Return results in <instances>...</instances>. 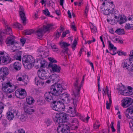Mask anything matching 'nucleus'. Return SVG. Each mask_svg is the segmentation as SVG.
I'll list each match as a JSON object with an SVG mask.
<instances>
[{
  "label": "nucleus",
  "mask_w": 133,
  "mask_h": 133,
  "mask_svg": "<svg viewBox=\"0 0 133 133\" xmlns=\"http://www.w3.org/2000/svg\"><path fill=\"white\" fill-rule=\"evenodd\" d=\"M63 89H65L63 84L59 83L55 84L51 86L50 92H46L44 95L45 100L48 102L52 103L51 108L59 112L64 110L63 103L59 99V96L62 93Z\"/></svg>",
  "instance_id": "f257e3e1"
},
{
  "label": "nucleus",
  "mask_w": 133,
  "mask_h": 133,
  "mask_svg": "<svg viewBox=\"0 0 133 133\" xmlns=\"http://www.w3.org/2000/svg\"><path fill=\"white\" fill-rule=\"evenodd\" d=\"M53 119L56 124H59L57 128L58 133H68L69 131V126L67 124H62L67 121L66 114L63 112L57 113Z\"/></svg>",
  "instance_id": "f03ea898"
},
{
  "label": "nucleus",
  "mask_w": 133,
  "mask_h": 133,
  "mask_svg": "<svg viewBox=\"0 0 133 133\" xmlns=\"http://www.w3.org/2000/svg\"><path fill=\"white\" fill-rule=\"evenodd\" d=\"M7 80L6 78H2V90L6 94L10 93L14 91L16 87L15 86L12 85L11 83Z\"/></svg>",
  "instance_id": "7ed1b4c3"
},
{
  "label": "nucleus",
  "mask_w": 133,
  "mask_h": 133,
  "mask_svg": "<svg viewBox=\"0 0 133 133\" xmlns=\"http://www.w3.org/2000/svg\"><path fill=\"white\" fill-rule=\"evenodd\" d=\"M34 59L31 56L26 55L23 57L22 62L25 68L27 69L31 68L33 65Z\"/></svg>",
  "instance_id": "20e7f679"
},
{
  "label": "nucleus",
  "mask_w": 133,
  "mask_h": 133,
  "mask_svg": "<svg viewBox=\"0 0 133 133\" xmlns=\"http://www.w3.org/2000/svg\"><path fill=\"white\" fill-rule=\"evenodd\" d=\"M52 26L51 24H47L45 26H44L43 28H39L36 30L35 32L36 35L39 38H41L45 32L52 27Z\"/></svg>",
  "instance_id": "39448f33"
},
{
  "label": "nucleus",
  "mask_w": 133,
  "mask_h": 133,
  "mask_svg": "<svg viewBox=\"0 0 133 133\" xmlns=\"http://www.w3.org/2000/svg\"><path fill=\"white\" fill-rule=\"evenodd\" d=\"M59 96V99H62L64 102V103H63L60 100V101L63 103L64 105V104H66L69 103L72 99V98L71 97L70 94L67 92H64L61 95L60 94Z\"/></svg>",
  "instance_id": "423d86ee"
},
{
  "label": "nucleus",
  "mask_w": 133,
  "mask_h": 133,
  "mask_svg": "<svg viewBox=\"0 0 133 133\" xmlns=\"http://www.w3.org/2000/svg\"><path fill=\"white\" fill-rule=\"evenodd\" d=\"M17 80L18 81L21 82L22 85H25L28 82V77L27 75L21 74L17 76Z\"/></svg>",
  "instance_id": "0eeeda50"
},
{
  "label": "nucleus",
  "mask_w": 133,
  "mask_h": 133,
  "mask_svg": "<svg viewBox=\"0 0 133 133\" xmlns=\"http://www.w3.org/2000/svg\"><path fill=\"white\" fill-rule=\"evenodd\" d=\"M15 96L20 99H23L26 95V92L25 90L22 89H19L16 90L15 92Z\"/></svg>",
  "instance_id": "6e6552de"
},
{
  "label": "nucleus",
  "mask_w": 133,
  "mask_h": 133,
  "mask_svg": "<svg viewBox=\"0 0 133 133\" xmlns=\"http://www.w3.org/2000/svg\"><path fill=\"white\" fill-rule=\"evenodd\" d=\"M78 79H77L74 83L75 87V90L73 91L72 95H74L76 98H77L79 97V91L81 90V87L82 85H80L79 86L78 85Z\"/></svg>",
  "instance_id": "1a4fd4ad"
},
{
  "label": "nucleus",
  "mask_w": 133,
  "mask_h": 133,
  "mask_svg": "<svg viewBox=\"0 0 133 133\" xmlns=\"http://www.w3.org/2000/svg\"><path fill=\"white\" fill-rule=\"evenodd\" d=\"M19 15L22 20L23 21V23L24 25L26 24V18L24 12V9L23 6L19 5Z\"/></svg>",
  "instance_id": "9d476101"
},
{
  "label": "nucleus",
  "mask_w": 133,
  "mask_h": 133,
  "mask_svg": "<svg viewBox=\"0 0 133 133\" xmlns=\"http://www.w3.org/2000/svg\"><path fill=\"white\" fill-rule=\"evenodd\" d=\"M49 67L51 68L53 72L59 73L61 69V67L59 65L53 63H49L48 65Z\"/></svg>",
  "instance_id": "9b49d317"
},
{
  "label": "nucleus",
  "mask_w": 133,
  "mask_h": 133,
  "mask_svg": "<svg viewBox=\"0 0 133 133\" xmlns=\"http://www.w3.org/2000/svg\"><path fill=\"white\" fill-rule=\"evenodd\" d=\"M133 99L130 98H126L122 100V106L124 107H127L131 105L133 103Z\"/></svg>",
  "instance_id": "f8f14e48"
},
{
  "label": "nucleus",
  "mask_w": 133,
  "mask_h": 133,
  "mask_svg": "<svg viewBox=\"0 0 133 133\" xmlns=\"http://www.w3.org/2000/svg\"><path fill=\"white\" fill-rule=\"evenodd\" d=\"M125 114L126 117L128 119H130L133 117V108L131 106L126 110Z\"/></svg>",
  "instance_id": "ddd939ff"
},
{
  "label": "nucleus",
  "mask_w": 133,
  "mask_h": 133,
  "mask_svg": "<svg viewBox=\"0 0 133 133\" xmlns=\"http://www.w3.org/2000/svg\"><path fill=\"white\" fill-rule=\"evenodd\" d=\"M61 48H63V50L62 52L63 53H67L68 50V48L67 47L70 45V44L67 43L65 42H61L60 43Z\"/></svg>",
  "instance_id": "4468645a"
},
{
  "label": "nucleus",
  "mask_w": 133,
  "mask_h": 133,
  "mask_svg": "<svg viewBox=\"0 0 133 133\" xmlns=\"http://www.w3.org/2000/svg\"><path fill=\"white\" fill-rule=\"evenodd\" d=\"M122 66L123 68H125L129 71H132L133 73V63L132 62L129 64H127L126 61L125 60L122 63Z\"/></svg>",
  "instance_id": "2eb2a0df"
},
{
  "label": "nucleus",
  "mask_w": 133,
  "mask_h": 133,
  "mask_svg": "<svg viewBox=\"0 0 133 133\" xmlns=\"http://www.w3.org/2000/svg\"><path fill=\"white\" fill-rule=\"evenodd\" d=\"M9 72V70L7 68L3 67L0 69V76L4 77L7 75Z\"/></svg>",
  "instance_id": "dca6fc26"
},
{
  "label": "nucleus",
  "mask_w": 133,
  "mask_h": 133,
  "mask_svg": "<svg viewBox=\"0 0 133 133\" xmlns=\"http://www.w3.org/2000/svg\"><path fill=\"white\" fill-rule=\"evenodd\" d=\"M15 39V37L14 36H11L7 38L6 39L5 42L7 44L9 45H13L15 43H16L14 40Z\"/></svg>",
  "instance_id": "f3484780"
},
{
  "label": "nucleus",
  "mask_w": 133,
  "mask_h": 133,
  "mask_svg": "<svg viewBox=\"0 0 133 133\" xmlns=\"http://www.w3.org/2000/svg\"><path fill=\"white\" fill-rule=\"evenodd\" d=\"M39 78L42 79H46L47 78L46 74L41 72L40 70H39L37 72Z\"/></svg>",
  "instance_id": "a211bd4d"
},
{
  "label": "nucleus",
  "mask_w": 133,
  "mask_h": 133,
  "mask_svg": "<svg viewBox=\"0 0 133 133\" xmlns=\"http://www.w3.org/2000/svg\"><path fill=\"white\" fill-rule=\"evenodd\" d=\"M50 77V79L53 83L55 82V83H56L59 80V77L56 74H54L51 75Z\"/></svg>",
  "instance_id": "6ab92c4d"
},
{
  "label": "nucleus",
  "mask_w": 133,
  "mask_h": 133,
  "mask_svg": "<svg viewBox=\"0 0 133 133\" xmlns=\"http://www.w3.org/2000/svg\"><path fill=\"white\" fill-rule=\"evenodd\" d=\"M127 21V19L125 16L124 15H121L118 17V22L119 24H121L125 23Z\"/></svg>",
  "instance_id": "aec40b11"
},
{
  "label": "nucleus",
  "mask_w": 133,
  "mask_h": 133,
  "mask_svg": "<svg viewBox=\"0 0 133 133\" xmlns=\"http://www.w3.org/2000/svg\"><path fill=\"white\" fill-rule=\"evenodd\" d=\"M126 88L123 85H122L118 88H117L116 89L118 91V92L122 95H124V93H125V91H127Z\"/></svg>",
  "instance_id": "412c9836"
},
{
  "label": "nucleus",
  "mask_w": 133,
  "mask_h": 133,
  "mask_svg": "<svg viewBox=\"0 0 133 133\" xmlns=\"http://www.w3.org/2000/svg\"><path fill=\"white\" fill-rule=\"evenodd\" d=\"M68 111V113L70 114V115H70V116L72 117H74L76 115L75 108L74 109V108L71 107H69Z\"/></svg>",
  "instance_id": "4be33fe9"
},
{
  "label": "nucleus",
  "mask_w": 133,
  "mask_h": 133,
  "mask_svg": "<svg viewBox=\"0 0 133 133\" xmlns=\"http://www.w3.org/2000/svg\"><path fill=\"white\" fill-rule=\"evenodd\" d=\"M24 110L25 112L29 114H31L34 111V110L30 107L28 106L25 107Z\"/></svg>",
  "instance_id": "5701e85b"
},
{
  "label": "nucleus",
  "mask_w": 133,
  "mask_h": 133,
  "mask_svg": "<svg viewBox=\"0 0 133 133\" xmlns=\"http://www.w3.org/2000/svg\"><path fill=\"white\" fill-rule=\"evenodd\" d=\"M21 64L19 62H16L14 63L13 67L14 69L16 70H19L21 69Z\"/></svg>",
  "instance_id": "b1692460"
},
{
  "label": "nucleus",
  "mask_w": 133,
  "mask_h": 133,
  "mask_svg": "<svg viewBox=\"0 0 133 133\" xmlns=\"http://www.w3.org/2000/svg\"><path fill=\"white\" fill-rule=\"evenodd\" d=\"M100 1L104 2L102 4L103 6L105 5L110 6V5H111V7H112L114 6V3L112 1L109 2L107 1V0H100Z\"/></svg>",
  "instance_id": "393cba45"
},
{
  "label": "nucleus",
  "mask_w": 133,
  "mask_h": 133,
  "mask_svg": "<svg viewBox=\"0 0 133 133\" xmlns=\"http://www.w3.org/2000/svg\"><path fill=\"white\" fill-rule=\"evenodd\" d=\"M26 99L27 103L29 105L33 104L34 102V100L32 97L28 96L26 97Z\"/></svg>",
  "instance_id": "a878e982"
},
{
  "label": "nucleus",
  "mask_w": 133,
  "mask_h": 133,
  "mask_svg": "<svg viewBox=\"0 0 133 133\" xmlns=\"http://www.w3.org/2000/svg\"><path fill=\"white\" fill-rule=\"evenodd\" d=\"M39 63L40 68H44L47 65V62L45 60H39Z\"/></svg>",
  "instance_id": "bb28decb"
},
{
  "label": "nucleus",
  "mask_w": 133,
  "mask_h": 133,
  "mask_svg": "<svg viewBox=\"0 0 133 133\" xmlns=\"http://www.w3.org/2000/svg\"><path fill=\"white\" fill-rule=\"evenodd\" d=\"M22 52L18 51L16 54L14 56V59L21 61V59Z\"/></svg>",
  "instance_id": "cd10ccee"
},
{
  "label": "nucleus",
  "mask_w": 133,
  "mask_h": 133,
  "mask_svg": "<svg viewBox=\"0 0 133 133\" xmlns=\"http://www.w3.org/2000/svg\"><path fill=\"white\" fill-rule=\"evenodd\" d=\"M111 9H112V8H107L105 6L104 10H103V13L105 15H109L111 12Z\"/></svg>",
  "instance_id": "c85d7f7f"
},
{
  "label": "nucleus",
  "mask_w": 133,
  "mask_h": 133,
  "mask_svg": "<svg viewBox=\"0 0 133 133\" xmlns=\"http://www.w3.org/2000/svg\"><path fill=\"white\" fill-rule=\"evenodd\" d=\"M90 25L91 32L94 33L96 32L97 31V28L96 27L94 26L93 24L90 22Z\"/></svg>",
  "instance_id": "c756f323"
},
{
  "label": "nucleus",
  "mask_w": 133,
  "mask_h": 133,
  "mask_svg": "<svg viewBox=\"0 0 133 133\" xmlns=\"http://www.w3.org/2000/svg\"><path fill=\"white\" fill-rule=\"evenodd\" d=\"M108 47L109 48V50H117V48L116 47H114V45L110 41H108Z\"/></svg>",
  "instance_id": "7c9ffc66"
},
{
  "label": "nucleus",
  "mask_w": 133,
  "mask_h": 133,
  "mask_svg": "<svg viewBox=\"0 0 133 133\" xmlns=\"http://www.w3.org/2000/svg\"><path fill=\"white\" fill-rule=\"evenodd\" d=\"M8 119L9 120H12L14 117V116L11 112L9 111L7 113Z\"/></svg>",
  "instance_id": "2f4dec72"
},
{
  "label": "nucleus",
  "mask_w": 133,
  "mask_h": 133,
  "mask_svg": "<svg viewBox=\"0 0 133 133\" xmlns=\"http://www.w3.org/2000/svg\"><path fill=\"white\" fill-rule=\"evenodd\" d=\"M115 32L119 35H122L125 34L124 30L123 29L120 28L117 29Z\"/></svg>",
  "instance_id": "473e14b6"
},
{
  "label": "nucleus",
  "mask_w": 133,
  "mask_h": 133,
  "mask_svg": "<svg viewBox=\"0 0 133 133\" xmlns=\"http://www.w3.org/2000/svg\"><path fill=\"white\" fill-rule=\"evenodd\" d=\"M39 64V60H38L37 59H36L35 60L34 59L33 62V65H35V67L36 68H38L40 67Z\"/></svg>",
  "instance_id": "72a5a7b5"
},
{
  "label": "nucleus",
  "mask_w": 133,
  "mask_h": 133,
  "mask_svg": "<svg viewBox=\"0 0 133 133\" xmlns=\"http://www.w3.org/2000/svg\"><path fill=\"white\" fill-rule=\"evenodd\" d=\"M128 89L125 91V93H128L129 95H131L133 94V89L130 87H128Z\"/></svg>",
  "instance_id": "f704fd0d"
},
{
  "label": "nucleus",
  "mask_w": 133,
  "mask_h": 133,
  "mask_svg": "<svg viewBox=\"0 0 133 133\" xmlns=\"http://www.w3.org/2000/svg\"><path fill=\"white\" fill-rule=\"evenodd\" d=\"M5 106V105L2 102H0V115L2 113Z\"/></svg>",
  "instance_id": "c9c22d12"
},
{
  "label": "nucleus",
  "mask_w": 133,
  "mask_h": 133,
  "mask_svg": "<svg viewBox=\"0 0 133 133\" xmlns=\"http://www.w3.org/2000/svg\"><path fill=\"white\" fill-rule=\"evenodd\" d=\"M7 27V29H6V34H8L9 35L12 34V31L11 28L8 26L7 25H6Z\"/></svg>",
  "instance_id": "e433bc0d"
},
{
  "label": "nucleus",
  "mask_w": 133,
  "mask_h": 133,
  "mask_svg": "<svg viewBox=\"0 0 133 133\" xmlns=\"http://www.w3.org/2000/svg\"><path fill=\"white\" fill-rule=\"evenodd\" d=\"M40 78H39L36 77L35 79V84L38 85H39L41 83V81H40Z\"/></svg>",
  "instance_id": "4c0bfd02"
},
{
  "label": "nucleus",
  "mask_w": 133,
  "mask_h": 133,
  "mask_svg": "<svg viewBox=\"0 0 133 133\" xmlns=\"http://www.w3.org/2000/svg\"><path fill=\"white\" fill-rule=\"evenodd\" d=\"M77 44V41L76 38H75L74 40V41L72 44V46L71 47L72 48V49L74 50L75 49V48Z\"/></svg>",
  "instance_id": "58836bf2"
},
{
  "label": "nucleus",
  "mask_w": 133,
  "mask_h": 133,
  "mask_svg": "<svg viewBox=\"0 0 133 133\" xmlns=\"http://www.w3.org/2000/svg\"><path fill=\"white\" fill-rule=\"evenodd\" d=\"M27 118L26 116L25 115H22L20 118V119L22 122L25 121Z\"/></svg>",
  "instance_id": "ea45409f"
},
{
  "label": "nucleus",
  "mask_w": 133,
  "mask_h": 133,
  "mask_svg": "<svg viewBox=\"0 0 133 133\" xmlns=\"http://www.w3.org/2000/svg\"><path fill=\"white\" fill-rule=\"evenodd\" d=\"M117 53L119 55H124V56H126V53L122 50H119L118 51H117Z\"/></svg>",
  "instance_id": "a19ab883"
},
{
  "label": "nucleus",
  "mask_w": 133,
  "mask_h": 133,
  "mask_svg": "<svg viewBox=\"0 0 133 133\" xmlns=\"http://www.w3.org/2000/svg\"><path fill=\"white\" fill-rule=\"evenodd\" d=\"M44 50L43 48L42 47L39 48L37 50V51L38 52L39 54L41 55H42L44 51Z\"/></svg>",
  "instance_id": "79ce46f5"
},
{
  "label": "nucleus",
  "mask_w": 133,
  "mask_h": 133,
  "mask_svg": "<svg viewBox=\"0 0 133 133\" xmlns=\"http://www.w3.org/2000/svg\"><path fill=\"white\" fill-rule=\"evenodd\" d=\"M71 122L73 124V125H75L76 124H77L78 123L77 119L74 118L72 120Z\"/></svg>",
  "instance_id": "37998d69"
},
{
  "label": "nucleus",
  "mask_w": 133,
  "mask_h": 133,
  "mask_svg": "<svg viewBox=\"0 0 133 133\" xmlns=\"http://www.w3.org/2000/svg\"><path fill=\"white\" fill-rule=\"evenodd\" d=\"M49 59L50 61L49 63H52L53 64H55L57 62V61L53 58L50 57L49 58Z\"/></svg>",
  "instance_id": "c03bdc74"
},
{
  "label": "nucleus",
  "mask_w": 133,
  "mask_h": 133,
  "mask_svg": "<svg viewBox=\"0 0 133 133\" xmlns=\"http://www.w3.org/2000/svg\"><path fill=\"white\" fill-rule=\"evenodd\" d=\"M8 122L6 119H3L2 121V124L5 127H6L8 125Z\"/></svg>",
  "instance_id": "a18cd8bd"
},
{
  "label": "nucleus",
  "mask_w": 133,
  "mask_h": 133,
  "mask_svg": "<svg viewBox=\"0 0 133 133\" xmlns=\"http://www.w3.org/2000/svg\"><path fill=\"white\" fill-rule=\"evenodd\" d=\"M14 25L16 27L18 28L19 29H21L22 28V25L18 23H16L14 24Z\"/></svg>",
  "instance_id": "49530a36"
},
{
  "label": "nucleus",
  "mask_w": 133,
  "mask_h": 133,
  "mask_svg": "<svg viewBox=\"0 0 133 133\" xmlns=\"http://www.w3.org/2000/svg\"><path fill=\"white\" fill-rule=\"evenodd\" d=\"M33 33V31L32 30H28L25 32V35H30Z\"/></svg>",
  "instance_id": "de8ad7c7"
},
{
  "label": "nucleus",
  "mask_w": 133,
  "mask_h": 133,
  "mask_svg": "<svg viewBox=\"0 0 133 133\" xmlns=\"http://www.w3.org/2000/svg\"><path fill=\"white\" fill-rule=\"evenodd\" d=\"M43 13L46 16H49L50 15V13L49 12L47 9H46L45 10H43Z\"/></svg>",
  "instance_id": "09e8293b"
},
{
  "label": "nucleus",
  "mask_w": 133,
  "mask_h": 133,
  "mask_svg": "<svg viewBox=\"0 0 133 133\" xmlns=\"http://www.w3.org/2000/svg\"><path fill=\"white\" fill-rule=\"evenodd\" d=\"M48 55V52H45L44 50V51L43 52V53L42 54V55H41V56H43L44 57H46Z\"/></svg>",
  "instance_id": "8fccbe9b"
},
{
  "label": "nucleus",
  "mask_w": 133,
  "mask_h": 133,
  "mask_svg": "<svg viewBox=\"0 0 133 133\" xmlns=\"http://www.w3.org/2000/svg\"><path fill=\"white\" fill-rule=\"evenodd\" d=\"M117 131L118 132L120 133V122L119 121H118L117 124Z\"/></svg>",
  "instance_id": "3c124183"
},
{
  "label": "nucleus",
  "mask_w": 133,
  "mask_h": 133,
  "mask_svg": "<svg viewBox=\"0 0 133 133\" xmlns=\"http://www.w3.org/2000/svg\"><path fill=\"white\" fill-rule=\"evenodd\" d=\"M89 9V8L88 6H87L85 10L84 13L85 14V16H87V14L88 12V10Z\"/></svg>",
  "instance_id": "603ef678"
},
{
  "label": "nucleus",
  "mask_w": 133,
  "mask_h": 133,
  "mask_svg": "<svg viewBox=\"0 0 133 133\" xmlns=\"http://www.w3.org/2000/svg\"><path fill=\"white\" fill-rule=\"evenodd\" d=\"M51 123V120L49 119H47L46 122V123L47 126L50 125Z\"/></svg>",
  "instance_id": "864d4df0"
},
{
  "label": "nucleus",
  "mask_w": 133,
  "mask_h": 133,
  "mask_svg": "<svg viewBox=\"0 0 133 133\" xmlns=\"http://www.w3.org/2000/svg\"><path fill=\"white\" fill-rule=\"evenodd\" d=\"M114 123L113 122H112L111 123V128L112 129V132H114L116 130L115 129V128H114Z\"/></svg>",
  "instance_id": "5fc2aeb1"
},
{
  "label": "nucleus",
  "mask_w": 133,
  "mask_h": 133,
  "mask_svg": "<svg viewBox=\"0 0 133 133\" xmlns=\"http://www.w3.org/2000/svg\"><path fill=\"white\" fill-rule=\"evenodd\" d=\"M111 104H110L107 101L106 103V108L107 109H110V105Z\"/></svg>",
  "instance_id": "6e6d98bb"
},
{
  "label": "nucleus",
  "mask_w": 133,
  "mask_h": 133,
  "mask_svg": "<svg viewBox=\"0 0 133 133\" xmlns=\"http://www.w3.org/2000/svg\"><path fill=\"white\" fill-rule=\"evenodd\" d=\"M125 28L126 29H128L131 28V27L130 25L129 24H127L125 26Z\"/></svg>",
  "instance_id": "4d7b16f0"
},
{
  "label": "nucleus",
  "mask_w": 133,
  "mask_h": 133,
  "mask_svg": "<svg viewBox=\"0 0 133 133\" xmlns=\"http://www.w3.org/2000/svg\"><path fill=\"white\" fill-rule=\"evenodd\" d=\"M20 41L23 44V45L25 43L26 41V40L25 39H20Z\"/></svg>",
  "instance_id": "13d9d810"
},
{
  "label": "nucleus",
  "mask_w": 133,
  "mask_h": 133,
  "mask_svg": "<svg viewBox=\"0 0 133 133\" xmlns=\"http://www.w3.org/2000/svg\"><path fill=\"white\" fill-rule=\"evenodd\" d=\"M17 133H25V132L23 129H19Z\"/></svg>",
  "instance_id": "bf43d9fd"
},
{
  "label": "nucleus",
  "mask_w": 133,
  "mask_h": 133,
  "mask_svg": "<svg viewBox=\"0 0 133 133\" xmlns=\"http://www.w3.org/2000/svg\"><path fill=\"white\" fill-rule=\"evenodd\" d=\"M61 32H57V33H56V38H58L61 35Z\"/></svg>",
  "instance_id": "052dcab7"
},
{
  "label": "nucleus",
  "mask_w": 133,
  "mask_h": 133,
  "mask_svg": "<svg viewBox=\"0 0 133 133\" xmlns=\"http://www.w3.org/2000/svg\"><path fill=\"white\" fill-rule=\"evenodd\" d=\"M42 98H39L38 99H37V103H39V104H41V103L42 102Z\"/></svg>",
  "instance_id": "680f3d73"
},
{
  "label": "nucleus",
  "mask_w": 133,
  "mask_h": 133,
  "mask_svg": "<svg viewBox=\"0 0 133 133\" xmlns=\"http://www.w3.org/2000/svg\"><path fill=\"white\" fill-rule=\"evenodd\" d=\"M15 112L14 113L12 112H11L12 113V114L14 116H17L18 114V111L16 110H15Z\"/></svg>",
  "instance_id": "e2e57ef3"
},
{
  "label": "nucleus",
  "mask_w": 133,
  "mask_h": 133,
  "mask_svg": "<svg viewBox=\"0 0 133 133\" xmlns=\"http://www.w3.org/2000/svg\"><path fill=\"white\" fill-rule=\"evenodd\" d=\"M129 59H131L133 57V51H131L130 54L129 55Z\"/></svg>",
  "instance_id": "0e129e2a"
},
{
  "label": "nucleus",
  "mask_w": 133,
  "mask_h": 133,
  "mask_svg": "<svg viewBox=\"0 0 133 133\" xmlns=\"http://www.w3.org/2000/svg\"><path fill=\"white\" fill-rule=\"evenodd\" d=\"M90 118V117L88 116L86 118H84V119H83V121L84 122L86 121V122L87 123L88 121V120Z\"/></svg>",
  "instance_id": "69168bd1"
},
{
  "label": "nucleus",
  "mask_w": 133,
  "mask_h": 133,
  "mask_svg": "<svg viewBox=\"0 0 133 133\" xmlns=\"http://www.w3.org/2000/svg\"><path fill=\"white\" fill-rule=\"evenodd\" d=\"M99 125H97L96 124H94V125L93 127L94 129H97L99 127Z\"/></svg>",
  "instance_id": "338daca9"
},
{
  "label": "nucleus",
  "mask_w": 133,
  "mask_h": 133,
  "mask_svg": "<svg viewBox=\"0 0 133 133\" xmlns=\"http://www.w3.org/2000/svg\"><path fill=\"white\" fill-rule=\"evenodd\" d=\"M70 26H71V28L74 31H75L76 30V28L75 25Z\"/></svg>",
  "instance_id": "774afa93"
}]
</instances>
